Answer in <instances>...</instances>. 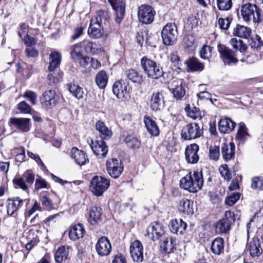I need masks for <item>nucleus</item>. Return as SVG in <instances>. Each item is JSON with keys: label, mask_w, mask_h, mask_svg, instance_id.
I'll return each mask as SVG.
<instances>
[{"label": "nucleus", "mask_w": 263, "mask_h": 263, "mask_svg": "<svg viewBox=\"0 0 263 263\" xmlns=\"http://www.w3.org/2000/svg\"><path fill=\"white\" fill-rule=\"evenodd\" d=\"M230 43L235 51H233L225 45L220 44L218 45L217 47L218 51L224 64L229 65L235 64L238 62V59L235 57L236 51L239 50L242 53L248 48L247 45L243 43L241 40L232 38L230 40Z\"/></svg>", "instance_id": "obj_1"}, {"label": "nucleus", "mask_w": 263, "mask_h": 263, "mask_svg": "<svg viewBox=\"0 0 263 263\" xmlns=\"http://www.w3.org/2000/svg\"><path fill=\"white\" fill-rule=\"evenodd\" d=\"M203 182L202 171H194L181 179L180 186L191 193H196L202 189Z\"/></svg>", "instance_id": "obj_2"}, {"label": "nucleus", "mask_w": 263, "mask_h": 263, "mask_svg": "<svg viewBox=\"0 0 263 263\" xmlns=\"http://www.w3.org/2000/svg\"><path fill=\"white\" fill-rule=\"evenodd\" d=\"M61 57L57 51L51 52L49 55V63L48 69L51 72L47 76L48 83L50 85L56 84L61 81L63 76V72L60 70L54 71L61 62Z\"/></svg>", "instance_id": "obj_3"}, {"label": "nucleus", "mask_w": 263, "mask_h": 263, "mask_svg": "<svg viewBox=\"0 0 263 263\" xmlns=\"http://www.w3.org/2000/svg\"><path fill=\"white\" fill-rule=\"evenodd\" d=\"M140 65L144 73L151 79H158L164 74L162 67L147 56L141 59Z\"/></svg>", "instance_id": "obj_4"}, {"label": "nucleus", "mask_w": 263, "mask_h": 263, "mask_svg": "<svg viewBox=\"0 0 263 263\" xmlns=\"http://www.w3.org/2000/svg\"><path fill=\"white\" fill-rule=\"evenodd\" d=\"M261 9L256 5L251 3L245 4L241 7V15L244 21L250 22L252 20L254 23H259L261 21Z\"/></svg>", "instance_id": "obj_5"}, {"label": "nucleus", "mask_w": 263, "mask_h": 263, "mask_svg": "<svg viewBox=\"0 0 263 263\" xmlns=\"http://www.w3.org/2000/svg\"><path fill=\"white\" fill-rule=\"evenodd\" d=\"M178 31L175 23H167L161 30L163 43L165 45H173L177 39Z\"/></svg>", "instance_id": "obj_6"}, {"label": "nucleus", "mask_w": 263, "mask_h": 263, "mask_svg": "<svg viewBox=\"0 0 263 263\" xmlns=\"http://www.w3.org/2000/svg\"><path fill=\"white\" fill-rule=\"evenodd\" d=\"M109 185V180L102 176H96L92 179L90 187L94 195L100 196L107 190Z\"/></svg>", "instance_id": "obj_7"}, {"label": "nucleus", "mask_w": 263, "mask_h": 263, "mask_svg": "<svg viewBox=\"0 0 263 263\" xmlns=\"http://www.w3.org/2000/svg\"><path fill=\"white\" fill-rule=\"evenodd\" d=\"M234 212L230 211H226L224 213V217L219 220L215 226V231L218 234L228 233L231 227L232 222L235 220Z\"/></svg>", "instance_id": "obj_8"}, {"label": "nucleus", "mask_w": 263, "mask_h": 263, "mask_svg": "<svg viewBox=\"0 0 263 263\" xmlns=\"http://www.w3.org/2000/svg\"><path fill=\"white\" fill-rule=\"evenodd\" d=\"M203 134V130L196 123L186 124L181 130V138L185 140L199 138Z\"/></svg>", "instance_id": "obj_9"}, {"label": "nucleus", "mask_w": 263, "mask_h": 263, "mask_svg": "<svg viewBox=\"0 0 263 263\" xmlns=\"http://www.w3.org/2000/svg\"><path fill=\"white\" fill-rule=\"evenodd\" d=\"M74 55L80 56V52L84 50L87 53L96 54L98 49L96 45L93 42L89 40H84L78 44L72 46V50Z\"/></svg>", "instance_id": "obj_10"}, {"label": "nucleus", "mask_w": 263, "mask_h": 263, "mask_svg": "<svg viewBox=\"0 0 263 263\" xmlns=\"http://www.w3.org/2000/svg\"><path fill=\"white\" fill-rule=\"evenodd\" d=\"M155 14V10L149 5H142L138 8V17L143 24H151L154 21Z\"/></svg>", "instance_id": "obj_11"}, {"label": "nucleus", "mask_w": 263, "mask_h": 263, "mask_svg": "<svg viewBox=\"0 0 263 263\" xmlns=\"http://www.w3.org/2000/svg\"><path fill=\"white\" fill-rule=\"evenodd\" d=\"M130 87L126 80H120L115 82L112 86V91L119 99H122L129 96Z\"/></svg>", "instance_id": "obj_12"}, {"label": "nucleus", "mask_w": 263, "mask_h": 263, "mask_svg": "<svg viewBox=\"0 0 263 263\" xmlns=\"http://www.w3.org/2000/svg\"><path fill=\"white\" fill-rule=\"evenodd\" d=\"M106 170L112 178H118L123 171L124 166L120 160L117 158L108 159L106 163Z\"/></svg>", "instance_id": "obj_13"}, {"label": "nucleus", "mask_w": 263, "mask_h": 263, "mask_svg": "<svg viewBox=\"0 0 263 263\" xmlns=\"http://www.w3.org/2000/svg\"><path fill=\"white\" fill-rule=\"evenodd\" d=\"M90 147L93 154L99 158H105L108 153V147L102 139L90 140Z\"/></svg>", "instance_id": "obj_14"}, {"label": "nucleus", "mask_w": 263, "mask_h": 263, "mask_svg": "<svg viewBox=\"0 0 263 263\" xmlns=\"http://www.w3.org/2000/svg\"><path fill=\"white\" fill-rule=\"evenodd\" d=\"M263 242L261 236H255L247 243V250L252 257L259 256L262 252L261 243Z\"/></svg>", "instance_id": "obj_15"}, {"label": "nucleus", "mask_w": 263, "mask_h": 263, "mask_svg": "<svg viewBox=\"0 0 263 263\" xmlns=\"http://www.w3.org/2000/svg\"><path fill=\"white\" fill-rule=\"evenodd\" d=\"M96 249L100 256L108 255L111 251V245L107 237L105 236L100 237L96 244Z\"/></svg>", "instance_id": "obj_16"}, {"label": "nucleus", "mask_w": 263, "mask_h": 263, "mask_svg": "<svg viewBox=\"0 0 263 263\" xmlns=\"http://www.w3.org/2000/svg\"><path fill=\"white\" fill-rule=\"evenodd\" d=\"M146 232L147 236L154 241L158 240L165 233L162 224L157 221L151 223L147 227Z\"/></svg>", "instance_id": "obj_17"}, {"label": "nucleus", "mask_w": 263, "mask_h": 263, "mask_svg": "<svg viewBox=\"0 0 263 263\" xmlns=\"http://www.w3.org/2000/svg\"><path fill=\"white\" fill-rule=\"evenodd\" d=\"M143 248L142 243L139 240H135L130 246V254L133 260L137 262H141L143 260Z\"/></svg>", "instance_id": "obj_18"}, {"label": "nucleus", "mask_w": 263, "mask_h": 263, "mask_svg": "<svg viewBox=\"0 0 263 263\" xmlns=\"http://www.w3.org/2000/svg\"><path fill=\"white\" fill-rule=\"evenodd\" d=\"M116 13V22L120 23L125 15V3L120 0H108Z\"/></svg>", "instance_id": "obj_19"}, {"label": "nucleus", "mask_w": 263, "mask_h": 263, "mask_svg": "<svg viewBox=\"0 0 263 263\" xmlns=\"http://www.w3.org/2000/svg\"><path fill=\"white\" fill-rule=\"evenodd\" d=\"M164 106V95L162 91L153 93L150 101V107L155 111L162 110Z\"/></svg>", "instance_id": "obj_20"}, {"label": "nucleus", "mask_w": 263, "mask_h": 263, "mask_svg": "<svg viewBox=\"0 0 263 263\" xmlns=\"http://www.w3.org/2000/svg\"><path fill=\"white\" fill-rule=\"evenodd\" d=\"M199 151V146L196 144H190L186 146L185 151V158L189 163H197L199 160V156L197 154Z\"/></svg>", "instance_id": "obj_21"}, {"label": "nucleus", "mask_w": 263, "mask_h": 263, "mask_svg": "<svg viewBox=\"0 0 263 263\" xmlns=\"http://www.w3.org/2000/svg\"><path fill=\"white\" fill-rule=\"evenodd\" d=\"M90 22L94 24L101 25L106 27L109 25V16L107 11L104 10L98 11L95 15L92 17Z\"/></svg>", "instance_id": "obj_22"}, {"label": "nucleus", "mask_w": 263, "mask_h": 263, "mask_svg": "<svg viewBox=\"0 0 263 263\" xmlns=\"http://www.w3.org/2000/svg\"><path fill=\"white\" fill-rule=\"evenodd\" d=\"M10 123L23 132L29 131L31 126L29 118H13L10 119Z\"/></svg>", "instance_id": "obj_23"}, {"label": "nucleus", "mask_w": 263, "mask_h": 263, "mask_svg": "<svg viewBox=\"0 0 263 263\" xmlns=\"http://www.w3.org/2000/svg\"><path fill=\"white\" fill-rule=\"evenodd\" d=\"M169 227L172 233L177 235H182L186 229L187 224L181 219L178 220L175 219L171 221Z\"/></svg>", "instance_id": "obj_24"}, {"label": "nucleus", "mask_w": 263, "mask_h": 263, "mask_svg": "<svg viewBox=\"0 0 263 263\" xmlns=\"http://www.w3.org/2000/svg\"><path fill=\"white\" fill-rule=\"evenodd\" d=\"M144 123L146 128L147 132L153 136H158L159 134V128L157 125L155 121L147 115L144 117Z\"/></svg>", "instance_id": "obj_25"}, {"label": "nucleus", "mask_w": 263, "mask_h": 263, "mask_svg": "<svg viewBox=\"0 0 263 263\" xmlns=\"http://www.w3.org/2000/svg\"><path fill=\"white\" fill-rule=\"evenodd\" d=\"M24 200L18 197L9 198L7 200V210L9 215H12L23 205Z\"/></svg>", "instance_id": "obj_26"}, {"label": "nucleus", "mask_w": 263, "mask_h": 263, "mask_svg": "<svg viewBox=\"0 0 263 263\" xmlns=\"http://www.w3.org/2000/svg\"><path fill=\"white\" fill-rule=\"evenodd\" d=\"M105 28L101 25L99 26L97 24H94L90 22L87 30L88 34L91 39H99L104 34Z\"/></svg>", "instance_id": "obj_27"}, {"label": "nucleus", "mask_w": 263, "mask_h": 263, "mask_svg": "<svg viewBox=\"0 0 263 263\" xmlns=\"http://www.w3.org/2000/svg\"><path fill=\"white\" fill-rule=\"evenodd\" d=\"M235 146L234 143H223L221 145V154L225 161H228L234 157Z\"/></svg>", "instance_id": "obj_28"}, {"label": "nucleus", "mask_w": 263, "mask_h": 263, "mask_svg": "<svg viewBox=\"0 0 263 263\" xmlns=\"http://www.w3.org/2000/svg\"><path fill=\"white\" fill-rule=\"evenodd\" d=\"M235 126L236 123L228 118L221 119L218 123L219 130L222 134L232 132Z\"/></svg>", "instance_id": "obj_29"}, {"label": "nucleus", "mask_w": 263, "mask_h": 263, "mask_svg": "<svg viewBox=\"0 0 263 263\" xmlns=\"http://www.w3.org/2000/svg\"><path fill=\"white\" fill-rule=\"evenodd\" d=\"M71 157L74 159L76 162L79 165H83L88 161V158L84 151L73 147L71 149Z\"/></svg>", "instance_id": "obj_30"}, {"label": "nucleus", "mask_w": 263, "mask_h": 263, "mask_svg": "<svg viewBox=\"0 0 263 263\" xmlns=\"http://www.w3.org/2000/svg\"><path fill=\"white\" fill-rule=\"evenodd\" d=\"M233 34L241 38L248 39L252 33L251 29L246 26L237 24L233 29Z\"/></svg>", "instance_id": "obj_31"}, {"label": "nucleus", "mask_w": 263, "mask_h": 263, "mask_svg": "<svg viewBox=\"0 0 263 263\" xmlns=\"http://www.w3.org/2000/svg\"><path fill=\"white\" fill-rule=\"evenodd\" d=\"M55 96V92L54 90H49L45 91L41 98V102L47 107L54 105L56 102Z\"/></svg>", "instance_id": "obj_32"}, {"label": "nucleus", "mask_w": 263, "mask_h": 263, "mask_svg": "<svg viewBox=\"0 0 263 263\" xmlns=\"http://www.w3.org/2000/svg\"><path fill=\"white\" fill-rule=\"evenodd\" d=\"M69 249L68 247L61 246L58 248L54 254L55 261L61 263L69 258Z\"/></svg>", "instance_id": "obj_33"}, {"label": "nucleus", "mask_w": 263, "mask_h": 263, "mask_svg": "<svg viewBox=\"0 0 263 263\" xmlns=\"http://www.w3.org/2000/svg\"><path fill=\"white\" fill-rule=\"evenodd\" d=\"M101 208L99 206H92L89 212L88 221L91 224H96L101 221L102 215Z\"/></svg>", "instance_id": "obj_34"}, {"label": "nucleus", "mask_w": 263, "mask_h": 263, "mask_svg": "<svg viewBox=\"0 0 263 263\" xmlns=\"http://www.w3.org/2000/svg\"><path fill=\"white\" fill-rule=\"evenodd\" d=\"M85 233V229L81 223L73 226L69 232V236L71 239L76 240L83 237Z\"/></svg>", "instance_id": "obj_35"}, {"label": "nucleus", "mask_w": 263, "mask_h": 263, "mask_svg": "<svg viewBox=\"0 0 263 263\" xmlns=\"http://www.w3.org/2000/svg\"><path fill=\"white\" fill-rule=\"evenodd\" d=\"M190 71H201L204 69V65L199 60L193 57L185 62Z\"/></svg>", "instance_id": "obj_36"}, {"label": "nucleus", "mask_w": 263, "mask_h": 263, "mask_svg": "<svg viewBox=\"0 0 263 263\" xmlns=\"http://www.w3.org/2000/svg\"><path fill=\"white\" fill-rule=\"evenodd\" d=\"M224 240L221 237L214 239L211 244V251L215 255H219L223 251Z\"/></svg>", "instance_id": "obj_37"}, {"label": "nucleus", "mask_w": 263, "mask_h": 263, "mask_svg": "<svg viewBox=\"0 0 263 263\" xmlns=\"http://www.w3.org/2000/svg\"><path fill=\"white\" fill-rule=\"evenodd\" d=\"M96 128L97 130L101 134L102 138L106 139H109L112 136V132L102 121H98L96 124Z\"/></svg>", "instance_id": "obj_38"}, {"label": "nucleus", "mask_w": 263, "mask_h": 263, "mask_svg": "<svg viewBox=\"0 0 263 263\" xmlns=\"http://www.w3.org/2000/svg\"><path fill=\"white\" fill-rule=\"evenodd\" d=\"M127 78L134 83L141 84L143 82V76L137 70L130 69L125 72Z\"/></svg>", "instance_id": "obj_39"}, {"label": "nucleus", "mask_w": 263, "mask_h": 263, "mask_svg": "<svg viewBox=\"0 0 263 263\" xmlns=\"http://www.w3.org/2000/svg\"><path fill=\"white\" fill-rule=\"evenodd\" d=\"M67 89L76 98L80 99L83 97L84 91L82 88L74 83H69L66 85Z\"/></svg>", "instance_id": "obj_40"}, {"label": "nucleus", "mask_w": 263, "mask_h": 263, "mask_svg": "<svg viewBox=\"0 0 263 263\" xmlns=\"http://www.w3.org/2000/svg\"><path fill=\"white\" fill-rule=\"evenodd\" d=\"M96 83L100 88H104L107 83L108 77L106 72L102 70L96 76Z\"/></svg>", "instance_id": "obj_41"}, {"label": "nucleus", "mask_w": 263, "mask_h": 263, "mask_svg": "<svg viewBox=\"0 0 263 263\" xmlns=\"http://www.w3.org/2000/svg\"><path fill=\"white\" fill-rule=\"evenodd\" d=\"M249 136L248 133V129L244 123L241 122L239 124V128L237 131L236 138L240 141H245Z\"/></svg>", "instance_id": "obj_42"}, {"label": "nucleus", "mask_w": 263, "mask_h": 263, "mask_svg": "<svg viewBox=\"0 0 263 263\" xmlns=\"http://www.w3.org/2000/svg\"><path fill=\"white\" fill-rule=\"evenodd\" d=\"M124 141L128 147L134 150L138 149L141 146L140 141L137 138L131 136H126Z\"/></svg>", "instance_id": "obj_43"}, {"label": "nucleus", "mask_w": 263, "mask_h": 263, "mask_svg": "<svg viewBox=\"0 0 263 263\" xmlns=\"http://www.w3.org/2000/svg\"><path fill=\"white\" fill-rule=\"evenodd\" d=\"M233 21L232 15L229 14L226 18L220 17L218 19V23L219 28L224 30H227Z\"/></svg>", "instance_id": "obj_44"}, {"label": "nucleus", "mask_w": 263, "mask_h": 263, "mask_svg": "<svg viewBox=\"0 0 263 263\" xmlns=\"http://www.w3.org/2000/svg\"><path fill=\"white\" fill-rule=\"evenodd\" d=\"M249 44L251 48L255 49L257 51H260L263 48V41L258 35H256L254 38H251L249 40Z\"/></svg>", "instance_id": "obj_45"}, {"label": "nucleus", "mask_w": 263, "mask_h": 263, "mask_svg": "<svg viewBox=\"0 0 263 263\" xmlns=\"http://www.w3.org/2000/svg\"><path fill=\"white\" fill-rule=\"evenodd\" d=\"M217 6L220 11H228L232 8V0H216Z\"/></svg>", "instance_id": "obj_46"}, {"label": "nucleus", "mask_w": 263, "mask_h": 263, "mask_svg": "<svg viewBox=\"0 0 263 263\" xmlns=\"http://www.w3.org/2000/svg\"><path fill=\"white\" fill-rule=\"evenodd\" d=\"M193 202L187 199H183L180 201V205L182 208V211L188 214H192L194 213L193 209L191 206Z\"/></svg>", "instance_id": "obj_47"}, {"label": "nucleus", "mask_w": 263, "mask_h": 263, "mask_svg": "<svg viewBox=\"0 0 263 263\" xmlns=\"http://www.w3.org/2000/svg\"><path fill=\"white\" fill-rule=\"evenodd\" d=\"M73 51H71V57L73 59L78 60L81 66L85 67L87 66V65L88 64L89 62L91 61V59H90L88 57H84L83 55L82 52H80V56H78V57L76 55H74L73 54Z\"/></svg>", "instance_id": "obj_48"}, {"label": "nucleus", "mask_w": 263, "mask_h": 263, "mask_svg": "<svg viewBox=\"0 0 263 263\" xmlns=\"http://www.w3.org/2000/svg\"><path fill=\"white\" fill-rule=\"evenodd\" d=\"M173 93L174 97L177 99H181L185 95V90L184 86H182V83L179 85H177L175 88L173 89Z\"/></svg>", "instance_id": "obj_49"}, {"label": "nucleus", "mask_w": 263, "mask_h": 263, "mask_svg": "<svg viewBox=\"0 0 263 263\" xmlns=\"http://www.w3.org/2000/svg\"><path fill=\"white\" fill-rule=\"evenodd\" d=\"M21 177L27 185H31L34 182L35 175L31 171L28 170L26 171Z\"/></svg>", "instance_id": "obj_50"}, {"label": "nucleus", "mask_w": 263, "mask_h": 263, "mask_svg": "<svg viewBox=\"0 0 263 263\" xmlns=\"http://www.w3.org/2000/svg\"><path fill=\"white\" fill-rule=\"evenodd\" d=\"M263 186V179L261 177L255 176L252 178L251 187L253 190H260Z\"/></svg>", "instance_id": "obj_51"}, {"label": "nucleus", "mask_w": 263, "mask_h": 263, "mask_svg": "<svg viewBox=\"0 0 263 263\" xmlns=\"http://www.w3.org/2000/svg\"><path fill=\"white\" fill-rule=\"evenodd\" d=\"M219 172L221 176L226 180L229 181L232 178V174L228 169L227 164L222 165L219 167Z\"/></svg>", "instance_id": "obj_52"}, {"label": "nucleus", "mask_w": 263, "mask_h": 263, "mask_svg": "<svg viewBox=\"0 0 263 263\" xmlns=\"http://www.w3.org/2000/svg\"><path fill=\"white\" fill-rule=\"evenodd\" d=\"M40 201L46 210H51L53 209V204L51 200L46 195H43L40 197Z\"/></svg>", "instance_id": "obj_53"}, {"label": "nucleus", "mask_w": 263, "mask_h": 263, "mask_svg": "<svg viewBox=\"0 0 263 263\" xmlns=\"http://www.w3.org/2000/svg\"><path fill=\"white\" fill-rule=\"evenodd\" d=\"M13 183L16 188H20L24 191H27L28 189V185L24 181L22 177L15 178L13 179Z\"/></svg>", "instance_id": "obj_54"}, {"label": "nucleus", "mask_w": 263, "mask_h": 263, "mask_svg": "<svg viewBox=\"0 0 263 263\" xmlns=\"http://www.w3.org/2000/svg\"><path fill=\"white\" fill-rule=\"evenodd\" d=\"M23 97L28 99L32 105H34L36 104L37 96L36 93L32 91H26Z\"/></svg>", "instance_id": "obj_55"}, {"label": "nucleus", "mask_w": 263, "mask_h": 263, "mask_svg": "<svg viewBox=\"0 0 263 263\" xmlns=\"http://www.w3.org/2000/svg\"><path fill=\"white\" fill-rule=\"evenodd\" d=\"M17 108L23 114H29L32 109L31 107L25 101L20 102L17 105Z\"/></svg>", "instance_id": "obj_56"}, {"label": "nucleus", "mask_w": 263, "mask_h": 263, "mask_svg": "<svg viewBox=\"0 0 263 263\" xmlns=\"http://www.w3.org/2000/svg\"><path fill=\"white\" fill-rule=\"evenodd\" d=\"M239 193H233L231 195L226 198L225 203L227 205L232 206L239 200Z\"/></svg>", "instance_id": "obj_57"}, {"label": "nucleus", "mask_w": 263, "mask_h": 263, "mask_svg": "<svg viewBox=\"0 0 263 263\" xmlns=\"http://www.w3.org/2000/svg\"><path fill=\"white\" fill-rule=\"evenodd\" d=\"M211 48L210 46L204 45L200 51V57L203 59H209L211 57Z\"/></svg>", "instance_id": "obj_58"}, {"label": "nucleus", "mask_w": 263, "mask_h": 263, "mask_svg": "<svg viewBox=\"0 0 263 263\" xmlns=\"http://www.w3.org/2000/svg\"><path fill=\"white\" fill-rule=\"evenodd\" d=\"M220 155L219 147L217 146H211L209 149V157L211 159L216 160Z\"/></svg>", "instance_id": "obj_59"}, {"label": "nucleus", "mask_w": 263, "mask_h": 263, "mask_svg": "<svg viewBox=\"0 0 263 263\" xmlns=\"http://www.w3.org/2000/svg\"><path fill=\"white\" fill-rule=\"evenodd\" d=\"M185 109L187 112V115L194 119L197 118L200 115L198 108L195 107H193L192 109H191L190 106H186Z\"/></svg>", "instance_id": "obj_60"}, {"label": "nucleus", "mask_w": 263, "mask_h": 263, "mask_svg": "<svg viewBox=\"0 0 263 263\" xmlns=\"http://www.w3.org/2000/svg\"><path fill=\"white\" fill-rule=\"evenodd\" d=\"M19 28H20L18 31V34L21 39H23L24 36L28 35V26L27 24H26L25 23H21L19 26Z\"/></svg>", "instance_id": "obj_61"}, {"label": "nucleus", "mask_w": 263, "mask_h": 263, "mask_svg": "<svg viewBox=\"0 0 263 263\" xmlns=\"http://www.w3.org/2000/svg\"><path fill=\"white\" fill-rule=\"evenodd\" d=\"M22 39L23 40L24 44L26 46V47L34 46L37 43V41L36 39L31 37L29 35L24 36Z\"/></svg>", "instance_id": "obj_62"}, {"label": "nucleus", "mask_w": 263, "mask_h": 263, "mask_svg": "<svg viewBox=\"0 0 263 263\" xmlns=\"http://www.w3.org/2000/svg\"><path fill=\"white\" fill-rule=\"evenodd\" d=\"M25 53L28 57L36 58L39 55L38 51L34 46L27 47L25 49Z\"/></svg>", "instance_id": "obj_63"}, {"label": "nucleus", "mask_w": 263, "mask_h": 263, "mask_svg": "<svg viewBox=\"0 0 263 263\" xmlns=\"http://www.w3.org/2000/svg\"><path fill=\"white\" fill-rule=\"evenodd\" d=\"M112 263H127V261L123 255L121 253H118L114 256Z\"/></svg>", "instance_id": "obj_64"}]
</instances>
